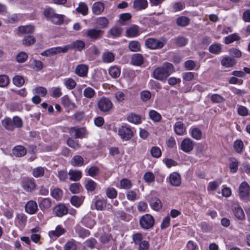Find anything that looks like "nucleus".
<instances>
[{"label":"nucleus","instance_id":"nucleus-58","mask_svg":"<svg viewBox=\"0 0 250 250\" xmlns=\"http://www.w3.org/2000/svg\"><path fill=\"white\" fill-rule=\"evenodd\" d=\"M151 97V94L149 91L144 90L140 93V97L143 102L148 101Z\"/></svg>","mask_w":250,"mask_h":250},{"label":"nucleus","instance_id":"nucleus-12","mask_svg":"<svg viewBox=\"0 0 250 250\" xmlns=\"http://www.w3.org/2000/svg\"><path fill=\"white\" fill-rule=\"evenodd\" d=\"M169 181L172 186H180L181 184V177L180 175L176 172L171 173L169 176Z\"/></svg>","mask_w":250,"mask_h":250},{"label":"nucleus","instance_id":"nucleus-54","mask_svg":"<svg viewBox=\"0 0 250 250\" xmlns=\"http://www.w3.org/2000/svg\"><path fill=\"white\" fill-rule=\"evenodd\" d=\"M27 54L24 52H21L16 56V60L19 63H23L25 62L27 60Z\"/></svg>","mask_w":250,"mask_h":250},{"label":"nucleus","instance_id":"nucleus-38","mask_svg":"<svg viewBox=\"0 0 250 250\" xmlns=\"http://www.w3.org/2000/svg\"><path fill=\"white\" fill-rule=\"evenodd\" d=\"M66 143L69 147L75 149L79 148L81 146L78 141L75 140L70 137L67 139Z\"/></svg>","mask_w":250,"mask_h":250},{"label":"nucleus","instance_id":"nucleus-40","mask_svg":"<svg viewBox=\"0 0 250 250\" xmlns=\"http://www.w3.org/2000/svg\"><path fill=\"white\" fill-rule=\"evenodd\" d=\"M128 47L132 52H137L140 50V44L136 41H131L129 42Z\"/></svg>","mask_w":250,"mask_h":250},{"label":"nucleus","instance_id":"nucleus-43","mask_svg":"<svg viewBox=\"0 0 250 250\" xmlns=\"http://www.w3.org/2000/svg\"><path fill=\"white\" fill-rule=\"evenodd\" d=\"M240 39V37L237 34L234 33L225 38V43L226 44H229L234 41H239Z\"/></svg>","mask_w":250,"mask_h":250},{"label":"nucleus","instance_id":"nucleus-64","mask_svg":"<svg viewBox=\"0 0 250 250\" xmlns=\"http://www.w3.org/2000/svg\"><path fill=\"white\" fill-rule=\"evenodd\" d=\"M64 250H76V245L73 240L68 241L64 247Z\"/></svg>","mask_w":250,"mask_h":250},{"label":"nucleus","instance_id":"nucleus-13","mask_svg":"<svg viewBox=\"0 0 250 250\" xmlns=\"http://www.w3.org/2000/svg\"><path fill=\"white\" fill-rule=\"evenodd\" d=\"M22 187L26 191H32L36 188L34 179L33 178L24 179L22 182Z\"/></svg>","mask_w":250,"mask_h":250},{"label":"nucleus","instance_id":"nucleus-61","mask_svg":"<svg viewBox=\"0 0 250 250\" xmlns=\"http://www.w3.org/2000/svg\"><path fill=\"white\" fill-rule=\"evenodd\" d=\"M234 149L238 153H240L243 148V143L241 140H236L233 145Z\"/></svg>","mask_w":250,"mask_h":250},{"label":"nucleus","instance_id":"nucleus-49","mask_svg":"<svg viewBox=\"0 0 250 250\" xmlns=\"http://www.w3.org/2000/svg\"><path fill=\"white\" fill-rule=\"evenodd\" d=\"M230 163L229 167L231 172L234 173L236 172L238 169V163L237 160L234 158H231L230 159Z\"/></svg>","mask_w":250,"mask_h":250},{"label":"nucleus","instance_id":"nucleus-35","mask_svg":"<svg viewBox=\"0 0 250 250\" xmlns=\"http://www.w3.org/2000/svg\"><path fill=\"white\" fill-rule=\"evenodd\" d=\"M51 205V201L49 198H44L39 203V207L42 210L49 208Z\"/></svg>","mask_w":250,"mask_h":250},{"label":"nucleus","instance_id":"nucleus-50","mask_svg":"<svg viewBox=\"0 0 250 250\" xmlns=\"http://www.w3.org/2000/svg\"><path fill=\"white\" fill-rule=\"evenodd\" d=\"M109 74L113 78L118 77L120 74V70L116 66L111 67L109 69Z\"/></svg>","mask_w":250,"mask_h":250},{"label":"nucleus","instance_id":"nucleus-4","mask_svg":"<svg viewBox=\"0 0 250 250\" xmlns=\"http://www.w3.org/2000/svg\"><path fill=\"white\" fill-rule=\"evenodd\" d=\"M155 221L153 217L149 214H146L140 218V227L144 229H149L153 227Z\"/></svg>","mask_w":250,"mask_h":250},{"label":"nucleus","instance_id":"nucleus-44","mask_svg":"<svg viewBox=\"0 0 250 250\" xmlns=\"http://www.w3.org/2000/svg\"><path fill=\"white\" fill-rule=\"evenodd\" d=\"M149 116L150 118L155 122H158L161 119V115L157 111L152 110L149 112Z\"/></svg>","mask_w":250,"mask_h":250},{"label":"nucleus","instance_id":"nucleus-26","mask_svg":"<svg viewBox=\"0 0 250 250\" xmlns=\"http://www.w3.org/2000/svg\"><path fill=\"white\" fill-rule=\"evenodd\" d=\"M236 63V60L231 57H228L222 59L221 64L223 66L229 67H232Z\"/></svg>","mask_w":250,"mask_h":250},{"label":"nucleus","instance_id":"nucleus-2","mask_svg":"<svg viewBox=\"0 0 250 250\" xmlns=\"http://www.w3.org/2000/svg\"><path fill=\"white\" fill-rule=\"evenodd\" d=\"M2 125L7 130L12 131L15 127L21 128L22 126L21 119L18 116H15L13 119L7 117L1 121Z\"/></svg>","mask_w":250,"mask_h":250},{"label":"nucleus","instance_id":"nucleus-37","mask_svg":"<svg viewBox=\"0 0 250 250\" xmlns=\"http://www.w3.org/2000/svg\"><path fill=\"white\" fill-rule=\"evenodd\" d=\"M96 22L100 28H105L107 27L109 21L106 18L104 17H101L97 19Z\"/></svg>","mask_w":250,"mask_h":250},{"label":"nucleus","instance_id":"nucleus-3","mask_svg":"<svg viewBox=\"0 0 250 250\" xmlns=\"http://www.w3.org/2000/svg\"><path fill=\"white\" fill-rule=\"evenodd\" d=\"M167 42V40L164 38L159 40L154 38H148L145 41L146 46L151 49H157L162 48Z\"/></svg>","mask_w":250,"mask_h":250},{"label":"nucleus","instance_id":"nucleus-62","mask_svg":"<svg viewBox=\"0 0 250 250\" xmlns=\"http://www.w3.org/2000/svg\"><path fill=\"white\" fill-rule=\"evenodd\" d=\"M106 194L107 196L111 199H113L116 197L117 192L115 189L113 188H108L106 190Z\"/></svg>","mask_w":250,"mask_h":250},{"label":"nucleus","instance_id":"nucleus-52","mask_svg":"<svg viewBox=\"0 0 250 250\" xmlns=\"http://www.w3.org/2000/svg\"><path fill=\"white\" fill-rule=\"evenodd\" d=\"M85 187L88 191H93L97 187V184L92 180H88L85 184Z\"/></svg>","mask_w":250,"mask_h":250},{"label":"nucleus","instance_id":"nucleus-46","mask_svg":"<svg viewBox=\"0 0 250 250\" xmlns=\"http://www.w3.org/2000/svg\"><path fill=\"white\" fill-rule=\"evenodd\" d=\"M65 232V230L61 226H58L55 230L51 231L49 234L56 237H59Z\"/></svg>","mask_w":250,"mask_h":250},{"label":"nucleus","instance_id":"nucleus-23","mask_svg":"<svg viewBox=\"0 0 250 250\" xmlns=\"http://www.w3.org/2000/svg\"><path fill=\"white\" fill-rule=\"evenodd\" d=\"M150 206L155 210H159L162 207L161 200L158 198H152L150 201Z\"/></svg>","mask_w":250,"mask_h":250},{"label":"nucleus","instance_id":"nucleus-10","mask_svg":"<svg viewBox=\"0 0 250 250\" xmlns=\"http://www.w3.org/2000/svg\"><path fill=\"white\" fill-rule=\"evenodd\" d=\"M69 132L75 138H83L85 137L86 131L84 127H79V126H74L71 127Z\"/></svg>","mask_w":250,"mask_h":250},{"label":"nucleus","instance_id":"nucleus-42","mask_svg":"<svg viewBox=\"0 0 250 250\" xmlns=\"http://www.w3.org/2000/svg\"><path fill=\"white\" fill-rule=\"evenodd\" d=\"M174 42L178 46H183L186 45L188 42L187 38L184 37H178L174 39Z\"/></svg>","mask_w":250,"mask_h":250},{"label":"nucleus","instance_id":"nucleus-20","mask_svg":"<svg viewBox=\"0 0 250 250\" xmlns=\"http://www.w3.org/2000/svg\"><path fill=\"white\" fill-rule=\"evenodd\" d=\"M146 0H134L133 1V8L137 10L146 9L147 6Z\"/></svg>","mask_w":250,"mask_h":250},{"label":"nucleus","instance_id":"nucleus-19","mask_svg":"<svg viewBox=\"0 0 250 250\" xmlns=\"http://www.w3.org/2000/svg\"><path fill=\"white\" fill-rule=\"evenodd\" d=\"M104 5L101 2H96L94 3L92 7V12L95 15L101 14L104 10Z\"/></svg>","mask_w":250,"mask_h":250},{"label":"nucleus","instance_id":"nucleus-8","mask_svg":"<svg viewBox=\"0 0 250 250\" xmlns=\"http://www.w3.org/2000/svg\"><path fill=\"white\" fill-rule=\"evenodd\" d=\"M99 109L102 112H108L112 107L113 104L108 98H102L97 103Z\"/></svg>","mask_w":250,"mask_h":250},{"label":"nucleus","instance_id":"nucleus-15","mask_svg":"<svg viewBox=\"0 0 250 250\" xmlns=\"http://www.w3.org/2000/svg\"><path fill=\"white\" fill-rule=\"evenodd\" d=\"M88 66L84 64L77 65L75 68V72L79 76L85 77L87 75Z\"/></svg>","mask_w":250,"mask_h":250},{"label":"nucleus","instance_id":"nucleus-18","mask_svg":"<svg viewBox=\"0 0 250 250\" xmlns=\"http://www.w3.org/2000/svg\"><path fill=\"white\" fill-rule=\"evenodd\" d=\"M25 208L27 212L29 214H34L38 209V206L36 202L30 201L26 204Z\"/></svg>","mask_w":250,"mask_h":250},{"label":"nucleus","instance_id":"nucleus-53","mask_svg":"<svg viewBox=\"0 0 250 250\" xmlns=\"http://www.w3.org/2000/svg\"><path fill=\"white\" fill-rule=\"evenodd\" d=\"M44 173V170L42 167H37L33 170V175L36 178L42 177Z\"/></svg>","mask_w":250,"mask_h":250},{"label":"nucleus","instance_id":"nucleus-41","mask_svg":"<svg viewBox=\"0 0 250 250\" xmlns=\"http://www.w3.org/2000/svg\"><path fill=\"white\" fill-rule=\"evenodd\" d=\"M221 45L219 43L211 45L208 48L209 51L213 54H217L221 51Z\"/></svg>","mask_w":250,"mask_h":250},{"label":"nucleus","instance_id":"nucleus-33","mask_svg":"<svg viewBox=\"0 0 250 250\" xmlns=\"http://www.w3.org/2000/svg\"><path fill=\"white\" fill-rule=\"evenodd\" d=\"M184 126V125L182 122H176L174 125V130L175 133L180 135L183 134L185 131V128Z\"/></svg>","mask_w":250,"mask_h":250},{"label":"nucleus","instance_id":"nucleus-34","mask_svg":"<svg viewBox=\"0 0 250 250\" xmlns=\"http://www.w3.org/2000/svg\"><path fill=\"white\" fill-rule=\"evenodd\" d=\"M36 42V39L32 35L26 36L22 40V43L25 46H30Z\"/></svg>","mask_w":250,"mask_h":250},{"label":"nucleus","instance_id":"nucleus-45","mask_svg":"<svg viewBox=\"0 0 250 250\" xmlns=\"http://www.w3.org/2000/svg\"><path fill=\"white\" fill-rule=\"evenodd\" d=\"M76 11L83 15L87 14L88 7L86 4L84 2H80L79 7L76 8Z\"/></svg>","mask_w":250,"mask_h":250},{"label":"nucleus","instance_id":"nucleus-14","mask_svg":"<svg viewBox=\"0 0 250 250\" xmlns=\"http://www.w3.org/2000/svg\"><path fill=\"white\" fill-rule=\"evenodd\" d=\"M232 211L235 216L240 220H243L245 219V216L244 212L238 204H233L232 207Z\"/></svg>","mask_w":250,"mask_h":250},{"label":"nucleus","instance_id":"nucleus-1","mask_svg":"<svg viewBox=\"0 0 250 250\" xmlns=\"http://www.w3.org/2000/svg\"><path fill=\"white\" fill-rule=\"evenodd\" d=\"M174 72L173 66L171 63L167 62L162 67L155 69L153 72V77L159 81H165Z\"/></svg>","mask_w":250,"mask_h":250},{"label":"nucleus","instance_id":"nucleus-60","mask_svg":"<svg viewBox=\"0 0 250 250\" xmlns=\"http://www.w3.org/2000/svg\"><path fill=\"white\" fill-rule=\"evenodd\" d=\"M210 100L213 103H220L225 100L223 97L217 94L212 95L210 97Z\"/></svg>","mask_w":250,"mask_h":250},{"label":"nucleus","instance_id":"nucleus-28","mask_svg":"<svg viewBox=\"0 0 250 250\" xmlns=\"http://www.w3.org/2000/svg\"><path fill=\"white\" fill-rule=\"evenodd\" d=\"M62 103L65 107L75 108L76 107L75 104L71 102L67 95L64 96L62 98Z\"/></svg>","mask_w":250,"mask_h":250},{"label":"nucleus","instance_id":"nucleus-55","mask_svg":"<svg viewBox=\"0 0 250 250\" xmlns=\"http://www.w3.org/2000/svg\"><path fill=\"white\" fill-rule=\"evenodd\" d=\"M13 82L15 85L21 87L24 84V80L21 76H16L13 78Z\"/></svg>","mask_w":250,"mask_h":250},{"label":"nucleus","instance_id":"nucleus-24","mask_svg":"<svg viewBox=\"0 0 250 250\" xmlns=\"http://www.w3.org/2000/svg\"><path fill=\"white\" fill-rule=\"evenodd\" d=\"M19 32L22 34H27L33 33L35 28L33 25H28L25 26H21L19 27Z\"/></svg>","mask_w":250,"mask_h":250},{"label":"nucleus","instance_id":"nucleus-21","mask_svg":"<svg viewBox=\"0 0 250 250\" xmlns=\"http://www.w3.org/2000/svg\"><path fill=\"white\" fill-rule=\"evenodd\" d=\"M126 36L134 37L139 35V28L137 25H134L127 29L126 31Z\"/></svg>","mask_w":250,"mask_h":250},{"label":"nucleus","instance_id":"nucleus-7","mask_svg":"<svg viewBox=\"0 0 250 250\" xmlns=\"http://www.w3.org/2000/svg\"><path fill=\"white\" fill-rule=\"evenodd\" d=\"M69 49H70V46L68 45H65L63 47H53L42 52L41 53V55L47 57L52 56L61 52L63 53H66L68 51Z\"/></svg>","mask_w":250,"mask_h":250},{"label":"nucleus","instance_id":"nucleus-17","mask_svg":"<svg viewBox=\"0 0 250 250\" xmlns=\"http://www.w3.org/2000/svg\"><path fill=\"white\" fill-rule=\"evenodd\" d=\"M53 212L56 216L62 217L67 214L68 209L63 205H58L54 208Z\"/></svg>","mask_w":250,"mask_h":250},{"label":"nucleus","instance_id":"nucleus-31","mask_svg":"<svg viewBox=\"0 0 250 250\" xmlns=\"http://www.w3.org/2000/svg\"><path fill=\"white\" fill-rule=\"evenodd\" d=\"M114 54L110 52H106L102 55V60L103 62L108 63L112 62L114 60Z\"/></svg>","mask_w":250,"mask_h":250},{"label":"nucleus","instance_id":"nucleus-30","mask_svg":"<svg viewBox=\"0 0 250 250\" xmlns=\"http://www.w3.org/2000/svg\"><path fill=\"white\" fill-rule=\"evenodd\" d=\"M131 63L136 65H140L143 63V57L140 54H136L131 58Z\"/></svg>","mask_w":250,"mask_h":250},{"label":"nucleus","instance_id":"nucleus-32","mask_svg":"<svg viewBox=\"0 0 250 250\" xmlns=\"http://www.w3.org/2000/svg\"><path fill=\"white\" fill-rule=\"evenodd\" d=\"M127 121L130 123L138 124L141 122V118L140 116L134 113H131L127 117Z\"/></svg>","mask_w":250,"mask_h":250},{"label":"nucleus","instance_id":"nucleus-48","mask_svg":"<svg viewBox=\"0 0 250 250\" xmlns=\"http://www.w3.org/2000/svg\"><path fill=\"white\" fill-rule=\"evenodd\" d=\"M82 188V186L80 183H73L69 186V190L72 193H79Z\"/></svg>","mask_w":250,"mask_h":250},{"label":"nucleus","instance_id":"nucleus-11","mask_svg":"<svg viewBox=\"0 0 250 250\" xmlns=\"http://www.w3.org/2000/svg\"><path fill=\"white\" fill-rule=\"evenodd\" d=\"M194 147L193 142L189 138L184 139L181 145V149L187 153H189L192 150Z\"/></svg>","mask_w":250,"mask_h":250},{"label":"nucleus","instance_id":"nucleus-59","mask_svg":"<svg viewBox=\"0 0 250 250\" xmlns=\"http://www.w3.org/2000/svg\"><path fill=\"white\" fill-rule=\"evenodd\" d=\"M51 195L54 198L60 200L62 196V191L60 188H55L51 192Z\"/></svg>","mask_w":250,"mask_h":250},{"label":"nucleus","instance_id":"nucleus-63","mask_svg":"<svg viewBox=\"0 0 250 250\" xmlns=\"http://www.w3.org/2000/svg\"><path fill=\"white\" fill-rule=\"evenodd\" d=\"M152 156L155 158H159L161 156V151L157 146H153L150 150Z\"/></svg>","mask_w":250,"mask_h":250},{"label":"nucleus","instance_id":"nucleus-9","mask_svg":"<svg viewBox=\"0 0 250 250\" xmlns=\"http://www.w3.org/2000/svg\"><path fill=\"white\" fill-rule=\"evenodd\" d=\"M250 195V186L247 182H243L239 187V196L240 198L245 201H248Z\"/></svg>","mask_w":250,"mask_h":250},{"label":"nucleus","instance_id":"nucleus-25","mask_svg":"<svg viewBox=\"0 0 250 250\" xmlns=\"http://www.w3.org/2000/svg\"><path fill=\"white\" fill-rule=\"evenodd\" d=\"M83 158L80 155H75L71 159L70 164L74 167H81L83 165Z\"/></svg>","mask_w":250,"mask_h":250},{"label":"nucleus","instance_id":"nucleus-36","mask_svg":"<svg viewBox=\"0 0 250 250\" xmlns=\"http://www.w3.org/2000/svg\"><path fill=\"white\" fill-rule=\"evenodd\" d=\"M68 45L70 46V49L76 48L79 51H81L84 48L85 46V43L83 41L78 40L73 42L71 44Z\"/></svg>","mask_w":250,"mask_h":250},{"label":"nucleus","instance_id":"nucleus-6","mask_svg":"<svg viewBox=\"0 0 250 250\" xmlns=\"http://www.w3.org/2000/svg\"><path fill=\"white\" fill-rule=\"evenodd\" d=\"M104 31L98 29L90 28L85 32L86 37L91 41H95L102 38Z\"/></svg>","mask_w":250,"mask_h":250},{"label":"nucleus","instance_id":"nucleus-47","mask_svg":"<svg viewBox=\"0 0 250 250\" xmlns=\"http://www.w3.org/2000/svg\"><path fill=\"white\" fill-rule=\"evenodd\" d=\"M50 20L54 24L59 25L63 22V16L55 13Z\"/></svg>","mask_w":250,"mask_h":250},{"label":"nucleus","instance_id":"nucleus-56","mask_svg":"<svg viewBox=\"0 0 250 250\" xmlns=\"http://www.w3.org/2000/svg\"><path fill=\"white\" fill-rule=\"evenodd\" d=\"M83 203L82 198L77 196H73L71 198V203L76 207H80Z\"/></svg>","mask_w":250,"mask_h":250},{"label":"nucleus","instance_id":"nucleus-51","mask_svg":"<svg viewBox=\"0 0 250 250\" xmlns=\"http://www.w3.org/2000/svg\"><path fill=\"white\" fill-rule=\"evenodd\" d=\"M95 95L94 90L91 87H88L83 91V95L87 98L91 99Z\"/></svg>","mask_w":250,"mask_h":250},{"label":"nucleus","instance_id":"nucleus-27","mask_svg":"<svg viewBox=\"0 0 250 250\" xmlns=\"http://www.w3.org/2000/svg\"><path fill=\"white\" fill-rule=\"evenodd\" d=\"M123 32V29L122 28L117 26H114L109 31L110 36L113 38H118L121 36Z\"/></svg>","mask_w":250,"mask_h":250},{"label":"nucleus","instance_id":"nucleus-5","mask_svg":"<svg viewBox=\"0 0 250 250\" xmlns=\"http://www.w3.org/2000/svg\"><path fill=\"white\" fill-rule=\"evenodd\" d=\"M118 134L122 139L125 141L130 140L134 135L132 129L127 125H123L119 127Z\"/></svg>","mask_w":250,"mask_h":250},{"label":"nucleus","instance_id":"nucleus-57","mask_svg":"<svg viewBox=\"0 0 250 250\" xmlns=\"http://www.w3.org/2000/svg\"><path fill=\"white\" fill-rule=\"evenodd\" d=\"M144 179L148 183H152L154 181L155 176L152 172H147L144 174Z\"/></svg>","mask_w":250,"mask_h":250},{"label":"nucleus","instance_id":"nucleus-29","mask_svg":"<svg viewBox=\"0 0 250 250\" xmlns=\"http://www.w3.org/2000/svg\"><path fill=\"white\" fill-rule=\"evenodd\" d=\"M190 19L186 16H181L178 17L176 20L177 24L181 27H185L189 24Z\"/></svg>","mask_w":250,"mask_h":250},{"label":"nucleus","instance_id":"nucleus-16","mask_svg":"<svg viewBox=\"0 0 250 250\" xmlns=\"http://www.w3.org/2000/svg\"><path fill=\"white\" fill-rule=\"evenodd\" d=\"M26 152V149L22 146H16L12 149L13 155L17 157H21L24 156Z\"/></svg>","mask_w":250,"mask_h":250},{"label":"nucleus","instance_id":"nucleus-22","mask_svg":"<svg viewBox=\"0 0 250 250\" xmlns=\"http://www.w3.org/2000/svg\"><path fill=\"white\" fill-rule=\"evenodd\" d=\"M69 179L71 181H79L82 176L81 171L77 170H70L68 172Z\"/></svg>","mask_w":250,"mask_h":250},{"label":"nucleus","instance_id":"nucleus-39","mask_svg":"<svg viewBox=\"0 0 250 250\" xmlns=\"http://www.w3.org/2000/svg\"><path fill=\"white\" fill-rule=\"evenodd\" d=\"M106 201L104 199H98L95 202V208L98 210H103L105 208Z\"/></svg>","mask_w":250,"mask_h":250}]
</instances>
